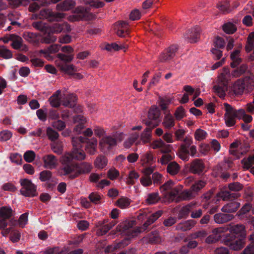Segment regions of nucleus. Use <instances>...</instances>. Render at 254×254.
<instances>
[{
  "label": "nucleus",
  "instance_id": "nucleus-1",
  "mask_svg": "<svg viewBox=\"0 0 254 254\" xmlns=\"http://www.w3.org/2000/svg\"><path fill=\"white\" fill-rule=\"evenodd\" d=\"M163 214L162 210H158L155 213L151 214L147 210H143L140 211L137 216V219L139 220L143 221L146 219L141 227H138L134 229H129L133 225L132 221H126L116 227V230L118 232L127 231V234L128 237L127 238L124 239L118 243L107 246L105 249V252L107 254L114 252L118 249H122L127 246L130 243V239L136 236L138 234L145 231L149 226L153 223L157 219H158Z\"/></svg>",
  "mask_w": 254,
  "mask_h": 254
},
{
  "label": "nucleus",
  "instance_id": "nucleus-2",
  "mask_svg": "<svg viewBox=\"0 0 254 254\" xmlns=\"http://www.w3.org/2000/svg\"><path fill=\"white\" fill-rule=\"evenodd\" d=\"M13 211L7 206L0 207V230L1 234L6 237L12 228L17 225V220L12 218Z\"/></svg>",
  "mask_w": 254,
  "mask_h": 254
},
{
  "label": "nucleus",
  "instance_id": "nucleus-3",
  "mask_svg": "<svg viewBox=\"0 0 254 254\" xmlns=\"http://www.w3.org/2000/svg\"><path fill=\"white\" fill-rule=\"evenodd\" d=\"M183 189L181 185H175L172 180H169L160 187V190L163 193L164 197L169 201L172 202Z\"/></svg>",
  "mask_w": 254,
  "mask_h": 254
},
{
  "label": "nucleus",
  "instance_id": "nucleus-4",
  "mask_svg": "<svg viewBox=\"0 0 254 254\" xmlns=\"http://www.w3.org/2000/svg\"><path fill=\"white\" fill-rule=\"evenodd\" d=\"M229 69L227 67L223 68V72L218 76L217 80V84L214 86L213 89L220 97H224L225 91L227 89Z\"/></svg>",
  "mask_w": 254,
  "mask_h": 254
},
{
  "label": "nucleus",
  "instance_id": "nucleus-5",
  "mask_svg": "<svg viewBox=\"0 0 254 254\" xmlns=\"http://www.w3.org/2000/svg\"><path fill=\"white\" fill-rule=\"evenodd\" d=\"M225 110L224 119L225 124L228 127L234 126L236 123V119H238V110L235 109L227 103L224 104Z\"/></svg>",
  "mask_w": 254,
  "mask_h": 254
},
{
  "label": "nucleus",
  "instance_id": "nucleus-6",
  "mask_svg": "<svg viewBox=\"0 0 254 254\" xmlns=\"http://www.w3.org/2000/svg\"><path fill=\"white\" fill-rule=\"evenodd\" d=\"M160 111L156 106H152L148 111L147 120L143 121V124L146 126H151L152 127H157L160 122L159 117Z\"/></svg>",
  "mask_w": 254,
  "mask_h": 254
},
{
  "label": "nucleus",
  "instance_id": "nucleus-7",
  "mask_svg": "<svg viewBox=\"0 0 254 254\" xmlns=\"http://www.w3.org/2000/svg\"><path fill=\"white\" fill-rule=\"evenodd\" d=\"M22 188L20 193L25 196L33 197L37 195L36 186L31 181L27 179H21L20 181Z\"/></svg>",
  "mask_w": 254,
  "mask_h": 254
},
{
  "label": "nucleus",
  "instance_id": "nucleus-8",
  "mask_svg": "<svg viewBox=\"0 0 254 254\" xmlns=\"http://www.w3.org/2000/svg\"><path fill=\"white\" fill-rule=\"evenodd\" d=\"M117 145V139L111 135H105L100 140L99 148L104 153L108 152Z\"/></svg>",
  "mask_w": 254,
  "mask_h": 254
},
{
  "label": "nucleus",
  "instance_id": "nucleus-9",
  "mask_svg": "<svg viewBox=\"0 0 254 254\" xmlns=\"http://www.w3.org/2000/svg\"><path fill=\"white\" fill-rule=\"evenodd\" d=\"M76 171L70 176V179H74L82 174H87L91 172L93 169L91 163L83 162L80 164H76Z\"/></svg>",
  "mask_w": 254,
  "mask_h": 254
},
{
  "label": "nucleus",
  "instance_id": "nucleus-10",
  "mask_svg": "<svg viewBox=\"0 0 254 254\" xmlns=\"http://www.w3.org/2000/svg\"><path fill=\"white\" fill-rule=\"evenodd\" d=\"M232 237L227 236L224 239V244L229 246L230 248L234 251H238L243 248L246 244L245 238H241L233 241Z\"/></svg>",
  "mask_w": 254,
  "mask_h": 254
},
{
  "label": "nucleus",
  "instance_id": "nucleus-11",
  "mask_svg": "<svg viewBox=\"0 0 254 254\" xmlns=\"http://www.w3.org/2000/svg\"><path fill=\"white\" fill-rule=\"evenodd\" d=\"M141 241L144 244L155 245L160 244L162 240L159 232L157 231H153L148 234L146 236L143 237L141 239Z\"/></svg>",
  "mask_w": 254,
  "mask_h": 254
},
{
  "label": "nucleus",
  "instance_id": "nucleus-12",
  "mask_svg": "<svg viewBox=\"0 0 254 254\" xmlns=\"http://www.w3.org/2000/svg\"><path fill=\"white\" fill-rule=\"evenodd\" d=\"M178 50V47L176 45H171L165 49L159 56V60L160 62H166L171 60L175 55Z\"/></svg>",
  "mask_w": 254,
  "mask_h": 254
},
{
  "label": "nucleus",
  "instance_id": "nucleus-13",
  "mask_svg": "<svg viewBox=\"0 0 254 254\" xmlns=\"http://www.w3.org/2000/svg\"><path fill=\"white\" fill-rule=\"evenodd\" d=\"M42 160L44 167L48 169H56L59 165L57 158L51 154L44 155Z\"/></svg>",
  "mask_w": 254,
  "mask_h": 254
},
{
  "label": "nucleus",
  "instance_id": "nucleus-14",
  "mask_svg": "<svg viewBox=\"0 0 254 254\" xmlns=\"http://www.w3.org/2000/svg\"><path fill=\"white\" fill-rule=\"evenodd\" d=\"M205 167L202 160L195 159L190 164V171L194 174H200L203 171Z\"/></svg>",
  "mask_w": 254,
  "mask_h": 254
},
{
  "label": "nucleus",
  "instance_id": "nucleus-15",
  "mask_svg": "<svg viewBox=\"0 0 254 254\" xmlns=\"http://www.w3.org/2000/svg\"><path fill=\"white\" fill-rule=\"evenodd\" d=\"M51 31L53 33H60L61 32L69 33L71 31L70 25L66 22L62 23H56L51 27Z\"/></svg>",
  "mask_w": 254,
  "mask_h": 254
},
{
  "label": "nucleus",
  "instance_id": "nucleus-16",
  "mask_svg": "<svg viewBox=\"0 0 254 254\" xmlns=\"http://www.w3.org/2000/svg\"><path fill=\"white\" fill-rule=\"evenodd\" d=\"M62 166L59 170V173L61 175H69L70 179V176L76 171V164H62Z\"/></svg>",
  "mask_w": 254,
  "mask_h": 254
},
{
  "label": "nucleus",
  "instance_id": "nucleus-17",
  "mask_svg": "<svg viewBox=\"0 0 254 254\" xmlns=\"http://www.w3.org/2000/svg\"><path fill=\"white\" fill-rule=\"evenodd\" d=\"M196 222L193 219L182 221L177 224L175 227L176 230L185 232L191 230L194 227Z\"/></svg>",
  "mask_w": 254,
  "mask_h": 254
},
{
  "label": "nucleus",
  "instance_id": "nucleus-18",
  "mask_svg": "<svg viewBox=\"0 0 254 254\" xmlns=\"http://www.w3.org/2000/svg\"><path fill=\"white\" fill-rule=\"evenodd\" d=\"M234 218V215L224 212L216 213L213 216L215 222L219 224L227 223Z\"/></svg>",
  "mask_w": 254,
  "mask_h": 254
},
{
  "label": "nucleus",
  "instance_id": "nucleus-19",
  "mask_svg": "<svg viewBox=\"0 0 254 254\" xmlns=\"http://www.w3.org/2000/svg\"><path fill=\"white\" fill-rule=\"evenodd\" d=\"M55 64L61 71L63 72L67 75H70L73 74V72L77 71V68L75 65L72 64H63L61 62H55Z\"/></svg>",
  "mask_w": 254,
  "mask_h": 254
},
{
  "label": "nucleus",
  "instance_id": "nucleus-20",
  "mask_svg": "<svg viewBox=\"0 0 254 254\" xmlns=\"http://www.w3.org/2000/svg\"><path fill=\"white\" fill-rule=\"evenodd\" d=\"M151 146L153 149L159 148L160 151L165 154L168 153L171 151L170 145L166 144L161 139L153 141Z\"/></svg>",
  "mask_w": 254,
  "mask_h": 254
},
{
  "label": "nucleus",
  "instance_id": "nucleus-21",
  "mask_svg": "<svg viewBox=\"0 0 254 254\" xmlns=\"http://www.w3.org/2000/svg\"><path fill=\"white\" fill-rule=\"evenodd\" d=\"M76 97L73 94L64 93L62 103L63 106L69 108L73 107L76 104Z\"/></svg>",
  "mask_w": 254,
  "mask_h": 254
},
{
  "label": "nucleus",
  "instance_id": "nucleus-22",
  "mask_svg": "<svg viewBox=\"0 0 254 254\" xmlns=\"http://www.w3.org/2000/svg\"><path fill=\"white\" fill-rule=\"evenodd\" d=\"M217 195L223 201H229L240 197L241 194L239 192H231L228 190H221L217 193Z\"/></svg>",
  "mask_w": 254,
  "mask_h": 254
},
{
  "label": "nucleus",
  "instance_id": "nucleus-23",
  "mask_svg": "<svg viewBox=\"0 0 254 254\" xmlns=\"http://www.w3.org/2000/svg\"><path fill=\"white\" fill-rule=\"evenodd\" d=\"M193 207H196V203L190 202L189 204L182 207L179 211L178 218L181 219L183 218H187Z\"/></svg>",
  "mask_w": 254,
  "mask_h": 254
},
{
  "label": "nucleus",
  "instance_id": "nucleus-24",
  "mask_svg": "<svg viewBox=\"0 0 254 254\" xmlns=\"http://www.w3.org/2000/svg\"><path fill=\"white\" fill-rule=\"evenodd\" d=\"M97 145L98 140L96 138L87 139L85 149L88 154L94 155L97 152Z\"/></svg>",
  "mask_w": 254,
  "mask_h": 254
},
{
  "label": "nucleus",
  "instance_id": "nucleus-25",
  "mask_svg": "<svg viewBox=\"0 0 254 254\" xmlns=\"http://www.w3.org/2000/svg\"><path fill=\"white\" fill-rule=\"evenodd\" d=\"M230 232L233 234L236 235L237 237L241 238H246V231L245 226L241 224H237L234 226H231L229 227Z\"/></svg>",
  "mask_w": 254,
  "mask_h": 254
},
{
  "label": "nucleus",
  "instance_id": "nucleus-26",
  "mask_svg": "<svg viewBox=\"0 0 254 254\" xmlns=\"http://www.w3.org/2000/svg\"><path fill=\"white\" fill-rule=\"evenodd\" d=\"M241 206L240 202L238 201H231L224 205L221 211L224 213H231L236 212Z\"/></svg>",
  "mask_w": 254,
  "mask_h": 254
},
{
  "label": "nucleus",
  "instance_id": "nucleus-27",
  "mask_svg": "<svg viewBox=\"0 0 254 254\" xmlns=\"http://www.w3.org/2000/svg\"><path fill=\"white\" fill-rule=\"evenodd\" d=\"M195 192H194L191 188L189 190H184L180 194L179 197L176 199L175 201L178 202L180 200H190L196 197Z\"/></svg>",
  "mask_w": 254,
  "mask_h": 254
},
{
  "label": "nucleus",
  "instance_id": "nucleus-28",
  "mask_svg": "<svg viewBox=\"0 0 254 254\" xmlns=\"http://www.w3.org/2000/svg\"><path fill=\"white\" fill-rule=\"evenodd\" d=\"M154 128L151 126H147L140 134V139L143 144L150 142L152 139V130Z\"/></svg>",
  "mask_w": 254,
  "mask_h": 254
},
{
  "label": "nucleus",
  "instance_id": "nucleus-29",
  "mask_svg": "<svg viewBox=\"0 0 254 254\" xmlns=\"http://www.w3.org/2000/svg\"><path fill=\"white\" fill-rule=\"evenodd\" d=\"M162 125L165 128L170 129L175 126V119L170 113H168L165 115Z\"/></svg>",
  "mask_w": 254,
  "mask_h": 254
},
{
  "label": "nucleus",
  "instance_id": "nucleus-30",
  "mask_svg": "<svg viewBox=\"0 0 254 254\" xmlns=\"http://www.w3.org/2000/svg\"><path fill=\"white\" fill-rule=\"evenodd\" d=\"M75 5L72 0H65L56 5V9L59 11H67L72 9Z\"/></svg>",
  "mask_w": 254,
  "mask_h": 254
},
{
  "label": "nucleus",
  "instance_id": "nucleus-31",
  "mask_svg": "<svg viewBox=\"0 0 254 254\" xmlns=\"http://www.w3.org/2000/svg\"><path fill=\"white\" fill-rule=\"evenodd\" d=\"M248 79H239L235 82L233 85V91L235 94H242L245 89V84L247 83Z\"/></svg>",
  "mask_w": 254,
  "mask_h": 254
},
{
  "label": "nucleus",
  "instance_id": "nucleus-32",
  "mask_svg": "<svg viewBox=\"0 0 254 254\" xmlns=\"http://www.w3.org/2000/svg\"><path fill=\"white\" fill-rule=\"evenodd\" d=\"M181 166L175 161H171L167 166V172L171 176L177 175L180 171Z\"/></svg>",
  "mask_w": 254,
  "mask_h": 254
},
{
  "label": "nucleus",
  "instance_id": "nucleus-33",
  "mask_svg": "<svg viewBox=\"0 0 254 254\" xmlns=\"http://www.w3.org/2000/svg\"><path fill=\"white\" fill-rule=\"evenodd\" d=\"M107 222V220H104L103 221L98 222L96 224V226L97 227L96 234L98 236L105 235L110 230L106 225Z\"/></svg>",
  "mask_w": 254,
  "mask_h": 254
},
{
  "label": "nucleus",
  "instance_id": "nucleus-34",
  "mask_svg": "<svg viewBox=\"0 0 254 254\" xmlns=\"http://www.w3.org/2000/svg\"><path fill=\"white\" fill-rule=\"evenodd\" d=\"M230 58L232 61L231 66L233 68L237 67L242 62V59L240 58V50H235L233 51L231 55Z\"/></svg>",
  "mask_w": 254,
  "mask_h": 254
},
{
  "label": "nucleus",
  "instance_id": "nucleus-35",
  "mask_svg": "<svg viewBox=\"0 0 254 254\" xmlns=\"http://www.w3.org/2000/svg\"><path fill=\"white\" fill-rule=\"evenodd\" d=\"M139 137V133L133 132L129 134V136L124 141V147L126 148H129L136 141Z\"/></svg>",
  "mask_w": 254,
  "mask_h": 254
},
{
  "label": "nucleus",
  "instance_id": "nucleus-36",
  "mask_svg": "<svg viewBox=\"0 0 254 254\" xmlns=\"http://www.w3.org/2000/svg\"><path fill=\"white\" fill-rule=\"evenodd\" d=\"M61 94V91L58 90L50 97L49 101L52 107L57 108L60 106L62 101H61L59 96Z\"/></svg>",
  "mask_w": 254,
  "mask_h": 254
},
{
  "label": "nucleus",
  "instance_id": "nucleus-37",
  "mask_svg": "<svg viewBox=\"0 0 254 254\" xmlns=\"http://www.w3.org/2000/svg\"><path fill=\"white\" fill-rule=\"evenodd\" d=\"M128 47V45L126 44L119 45L116 43H112L106 44L104 49L108 51H112V50L118 51L122 49H127Z\"/></svg>",
  "mask_w": 254,
  "mask_h": 254
},
{
  "label": "nucleus",
  "instance_id": "nucleus-38",
  "mask_svg": "<svg viewBox=\"0 0 254 254\" xmlns=\"http://www.w3.org/2000/svg\"><path fill=\"white\" fill-rule=\"evenodd\" d=\"M11 46L15 50H19L22 48L23 40L19 36L13 34Z\"/></svg>",
  "mask_w": 254,
  "mask_h": 254
},
{
  "label": "nucleus",
  "instance_id": "nucleus-39",
  "mask_svg": "<svg viewBox=\"0 0 254 254\" xmlns=\"http://www.w3.org/2000/svg\"><path fill=\"white\" fill-rule=\"evenodd\" d=\"M108 163V160L107 158L103 155L98 156L95 161L94 165L95 167L99 169H103L107 166Z\"/></svg>",
  "mask_w": 254,
  "mask_h": 254
},
{
  "label": "nucleus",
  "instance_id": "nucleus-40",
  "mask_svg": "<svg viewBox=\"0 0 254 254\" xmlns=\"http://www.w3.org/2000/svg\"><path fill=\"white\" fill-rule=\"evenodd\" d=\"M153 161V156L150 151L146 152L141 157V162L143 166L151 165Z\"/></svg>",
  "mask_w": 254,
  "mask_h": 254
},
{
  "label": "nucleus",
  "instance_id": "nucleus-41",
  "mask_svg": "<svg viewBox=\"0 0 254 254\" xmlns=\"http://www.w3.org/2000/svg\"><path fill=\"white\" fill-rule=\"evenodd\" d=\"M57 57L59 60H56L55 62H61L62 64H68L70 63L74 58V55L69 54L65 55L62 53H59L57 55Z\"/></svg>",
  "mask_w": 254,
  "mask_h": 254
},
{
  "label": "nucleus",
  "instance_id": "nucleus-42",
  "mask_svg": "<svg viewBox=\"0 0 254 254\" xmlns=\"http://www.w3.org/2000/svg\"><path fill=\"white\" fill-rule=\"evenodd\" d=\"M238 119H242L243 121L246 123H250L252 120L253 118L251 115L246 114V111L243 109L238 110Z\"/></svg>",
  "mask_w": 254,
  "mask_h": 254
},
{
  "label": "nucleus",
  "instance_id": "nucleus-43",
  "mask_svg": "<svg viewBox=\"0 0 254 254\" xmlns=\"http://www.w3.org/2000/svg\"><path fill=\"white\" fill-rule=\"evenodd\" d=\"M160 198L158 192L149 193L145 199V203L147 204H153L159 201Z\"/></svg>",
  "mask_w": 254,
  "mask_h": 254
},
{
  "label": "nucleus",
  "instance_id": "nucleus-44",
  "mask_svg": "<svg viewBox=\"0 0 254 254\" xmlns=\"http://www.w3.org/2000/svg\"><path fill=\"white\" fill-rule=\"evenodd\" d=\"M254 48V32L249 34L248 38L247 44L245 46V50L249 53Z\"/></svg>",
  "mask_w": 254,
  "mask_h": 254
},
{
  "label": "nucleus",
  "instance_id": "nucleus-45",
  "mask_svg": "<svg viewBox=\"0 0 254 254\" xmlns=\"http://www.w3.org/2000/svg\"><path fill=\"white\" fill-rule=\"evenodd\" d=\"M206 185V183L205 181L202 180H199L195 182L191 187V190L195 192V195H197L198 192L203 188L205 185Z\"/></svg>",
  "mask_w": 254,
  "mask_h": 254
},
{
  "label": "nucleus",
  "instance_id": "nucleus-46",
  "mask_svg": "<svg viewBox=\"0 0 254 254\" xmlns=\"http://www.w3.org/2000/svg\"><path fill=\"white\" fill-rule=\"evenodd\" d=\"M52 151L58 155H61L63 152V144L61 141L53 142L50 144Z\"/></svg>",
  "mask_w": 254,
  "mask_h": 254
},
{
  "label": "nucleus",
  "instance_id": "nucleus-47",
  "mask_svg": "<svg viewBox=\"0 0 254 254\" xmlns=\"http://www.w3.org/2000/svg\"><path fill=\"white\" fill-rule=\"evenodd\" d=\"M24 39L31 43H37L39 41L38 34L36 33L26 32L24 34Z\"/></svg>",
  "mask_w": 254,
  "mask_h": 254
},
{
  "label": "nucleus",
  "instance_id": "nucleus-48",
  "mask_svg": "<svg viewBox=\"0 0 254 254\" xmlns=\"http://www.w3.org/2000/svg\"><path fill=\"white\" fill-rule=\"evenodd\" d=\"M71 152L75 160L82 161L86 158V154L82 148L72 149Z\"/></svg>",
  "mask_w": 254,
  "mask_h": 254
},
{
  "label": "nucleus",
  "instance_id": "nucleus-49",
  "mask_svg": "<svg viewBox=\"0 0 254 254\" xmlns=\"http://www.w3.org/2000/svg\"><path fill=\"white\" fill-rule=\"evenodd\" d=\"M46 134L48 139L52 141L56 140L59 137V133L51 127L47 128Z\"/></svg>",
  "mask_w": 254,
  "mask_h": 254
},
{
  "label": "nucleus",
  "instance_id": "nucleus-50",
  "mask_svg": "<svg viewBox=\"0 0 254 254\" xmlns=\"http://www.w3.org/2000/svg\"><path fill=\"white\" fill-rule=\"evenodd\" d=\"M222 29L227 34H232L236 31L237 27L232 23L227 22L223 25Z\"/></svg>",
  "mask_w": 254,
  "mask_h": 254
},
{
  "label": "nucleus",
  "instance_id": "nucleus-51",
  "mask_svg": "<svg viewBox=\"0 0 254 254\" xmlns=\"http://www.w3.org/2000/svg\"><path fill=\"white\" fill-rule=\"evenodd\" d=\"M12 57V53L10 50L4 46L0 45V57L4 59H8L11 58Z\"/></svg>",
  "mask_w": 254,
  "mask_h": 254
},
{
  "label": "nucleus",
  "instance_id": "nucleus-52",
  "mask_svg": "<svg viewBox=\"0 0 254 254\" xmlns=\"http://www.w3.org/2000/svg\"><path fill=\"white\" fill-rule=\"evenodd\" d=\"M53 11L49 8H44L40 10L39 15L40 18L46 19L48 21H51Z\"/></svg>",
  "mask_w": 254,
  "mask_h": 254
},
{
  "label": "nucleus",
  "instance_id": "nucleus-53",
  "mask_svg": "<svg viewBox=\"0 0 254 254\" xmlns=\"http://www.w3.org/2000/svg\"><path fill=\"white\" fill-rule=\"evenodd\" d=\"M130 203V200L127 197H121L116 201V205L122 209L127 207Z\"/></svg>",
  "mask_w": 254,
  "mask_h": 254
},
{
  "label": "nucleus",
  "instance_id": "nucleus-54",
  "mask_svg": "<svg viewBox=\"0 0 254 254\" xmlns=\"http://www.w3.org/2000/svg\"><path fill=\"white\" fill-rule=\"evenodd\" d=\"M249 239L251 243L244 250V254H254V234L250 235Z\"/></svg>",
  "mask_w": 254,
  "mask_h": 254
},
{
  "label": "nucleus",
  "instance_id": "nucleus-55",
  "mask_svg": "<svg viewBox=\"0 0 254 254\" xmlns=\"http://www.w3.org/2000/svg\"><path fill=\"white\" fill-rule=\"evenodd\" d=\"M228 188L231 191L238 192L243 189L244 185L238 182H236L229 184Z\"/></svg>",
  "mask_w": 254,
  "mask_h": 254
},
{
  "label": "nucleus",
  "instance_id": "nucleus-56",
  "mask_svg": "<svg viewBox=\"0 0 254 254\" xmlns=\"http://www.w3.org/2000/svg\"><path fill=\"white\" fill-rule=\"evenodd\" d=\"M52 127L58 131L63 130L66 127L65 123L61 120H57L52 122Z\"/></svg>",
  "mask_w": 254,
  "mask_h": 254
},
{
  "label": "nucleus",
  "instance_id": "nucleus-57",
  "mask_svg": "<svg viewBox=\"0 0 254 254\" xmlns=\"http://www.w3.org/2000/svg\"><path fill=\"white\" fill-rule=\"evenodd\" d=\"M73 159H74V158L73 157L72 152H67L62 156L60 159V162L62 164H71L70 162Z\"/></svg>",
  "mask_w": 254,
  "mask_h": 254
},
{
  "label": "nucleus",
  "instance_id": "nucleus-58",
  "mask_svg": "<svg viewBox=\"0 0 254 254\" xmlns=\"http://www.w3.org/2000/svg\"><path fill=\"white\" fill-rule=\"evenodd\" d=\"M139 176L138 174L135 171H130L128 175L127 183L128 185H133L135 183V180H137L139 178Z\"/></svg>",
  "mask_w": 254,
  "mask_h": 254
},
{
  "label": "nucleus",
  "instance_id": "nucleus-59",
  "mask_svg": "<svg viewBox=\"0 0 254 254\" xmlns=\"http://www.w3.org/2000/svg\"><path fill=\"white\" fill-rule=\"evenodd\" d=\"M174 116L178 121H180L185 116V110L182 106L178 107L175 113Z\"/></svg>",
  "mask_w": 254,
  "mask_h": 254
},
{
  "label": "nucleus",
  "instance_id": "nucleus-60",
  "mask_svg": "<svg viewBox=\"0 0 254 254\" xmlns=\"http://www.w3.org/2000/svg\"><path fill=\"white\" fill-rule=\"evenodd\" d=\"M243 167L245 169H248L254 165V155L250 156L248 158L244 159L242 161Z\"/></svg>",
  "mask_w": 254,
  "mask_h": 254
},
{
  "label": "nucleus",
  "instance_id": "nucleus-61",
  "mask_svg": "<svg viewBox=\"0 0 254 254\" xmlns=\"http://www.w3.org/2000/svg\"><path fill=\"white\" fill-rule=\"evenodd\" d=\"M217 7L223 13H228L230 11L229 4L226 1L219 2L217 5Z\"/></svg>",
  "mask_w": 254,
  "mask_h": 254
},
{
  "label": "nucleus",
  "instance_id": "nucleus-62",
  "mask_svg": "<svg viewBox=\"0 0 254 254\" xmlns=\"http://www.w3.org/2000/svg\"><path fill=\"white\" fill-rule=\"evenodd\" d=\"M28 213L25 212L19 217L18 221H17V224H18L19 227L21 228L24 227L25 225L28 222Z\"/></svg>",
  "mask_w": 254,
  "mask_h": 254
},
{
  "label": "nucleus",
  "instance_id": "nucleus-63",
  "mask_svg": "<svg viewBox=\"0 0 254 254\" xmlns=\"http://www.w3.org/2000/svg\"><path fill=\"white\" fill-rule=\"evenodd\" d=\"M161 77V72H158V73L154 74L153 76L152 77L150 81L148 83V89H149L152 86L156 85L159 82Z\"/></svg>",
  "mask_w": 254,
  "mask_h": 254
},
{
  "label": "nucleus",
  "instance_id": "nucleus-64",
  "mask_svg": "<svg viewBox=\"0 0 254 254\" xmlns=\"http://www.w3.org/2000/svg\"><path fill=\"white\" fill-rule=\"evenodd\" d=\"M52 176V173L49 170H44L40 174V180L42 182L50 180Z\"/></svg>",
  "mask_w": 254,
  "mask_h": 254
}]
</instances>
